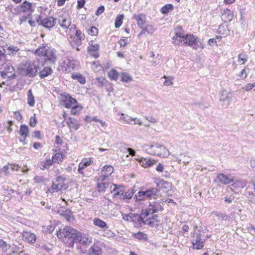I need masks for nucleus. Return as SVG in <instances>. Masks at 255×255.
I'll return each instance as SVG.
<instances>
[{
  "label": "nucleus",
  "mask_w": 255,
  "mask_h": 255,
  "mask_svg": "<svg viewBox=\"0 0 255 255\" xmlns=\"http://www.w3.org/2000/svg\"><path fill=\"white\" fill-rule=\"evenodd\" d=\"M64 65L65 66V71L67 72H70L74 68V64L69 60L64 62Z\"/></svg>",
  "instance_id": "nucleus-36"
},
{
  "label": "nucleus",
  "mask_w": 255,
  "mask_h": 255,
  "mask_svg": "<svg viewBox=\"0 0 255 255\" xmlns=\"http://www.w3.org/2000/svg\"><path fill=\"white\" fill-rule=\"evenodd\" d=\"M72 77L73 79L78 80V81L81 84H84L86 83L85 77H84L81 74H73L72 75Z\"/></svg>",
  "instance_id": "nucleus-42"
},
{
  "label": "nucleus",
  "mask_w": 255,
  "mask_h": 255,
  "mask_svg": "<svg viewBox=\"0 0 255 255\" xmlns=\"http://www.w3.org/2000/svg\"><path fill=\"white\" fill-rule=\"evenodd\" d=\"M19 133L21 136H23V139H20V141H24L26 137L28 135L29 133V129L28 127L24 125H21L20 127Z\"/></svg>",
  "instance_id": "nucleus-24"
},
{
  "label": "nucleus",
  "mask_w": 255,
  "mask_h": 255,
  "mask_svg": "<svg viewBox=\"0 0 255 255\" xmlns=\"http://www.w3.org/2000/svg\"><path fill=\"white\" fill-rule=\"evenodd\" d=\"M58 23L60 26L65 29L68 28L71 23V19L69 18L60 16L58 18Z\"/></svg>",
  "instance_id": "nucleus-17"
},
{
  "label": "nucleus",
  "mask_w": 255,
  "mask_h": 255,
  "mask_svg": "<svg viewBox=\"0 0 255 255\" xmlns=\"http://www.w3.org/2000/svg\"><path fill=\"white\" fill-rule=\"evenodd\" d=\"M27 103L30 106H33L35 104L34 98L31 90H29L27 93Z\"/></svg>",
  "instance_id": "nucleus-34"
},
{
  "label": "nucleus",
  "mask_w": 255,
  "mask_h": 255,
  "mask_svg": "<svg viewBox=\"0 0 255 255\" xmlns=\"http://www.w3.org/2000/svg\"><path fill=\"white\" fill-rule=\"evenodd\" d=\"M221 17L225 21H231L233 17V14L230 10H227V11L222 14Z\"/></svg>",
  "instance_id": "nucleus-35"
},
{
  "label": "nucleus",
  "mask_w": 255,
  "mask_h": 255,
  "mask_svg": "<svg viewBox=\"0 0 255 255\" xmlns=\"http://www.w3.org/2000/svg\"><path fill=\"white\" fill-rule=\"evenodd\" d=\"M123 19L124 15L122 14L119 15L117 17L115 23L116 28H119L121 26Z\"/></svg>",
  "instance_id": "nucleus-44"
},
{
  "label": "nucleus",
  "mask_w": 255,
  "mask_h": 255,
  "mask_svg": "<svg viewBox=\"0 0 255 255\" xmlns=\"http://www.w3.org/2000/svg\"><path fill=\"white\" fill-rule=\"evenodd\" d=\"M93 223L95 226L102 229H108L109 228L108 225L105 222L99 218L94 219Z\"/></svg>",
  "instance_id": "nucleus-30"
},
{
  "label": "nucleus",
  "mask_w": 255,
  "mask_h": 255,
  "mask_svg": "<svg viewBox=\"0 0 255 255\" xmlns=\"http://www.w3.org/2000/svg\"><path fill=\"white\" fill-rule=\"evenodd\" d=\"M146 195V193L145 191H140L137 193V194L135 195L134 198L136 199V201H139L147 199Z\"/></svg>",
  "instance_id": "nucleus-33"
},
{
  "label": "nucleus",
  "mask_w": 255,
  "mask_h": 255,
  "mask_svg": "<svg viewBox=\"0 0 255 255\" xmlns=\"http://www.w3.org/2000/svg\"><path fill=\"white\" fill-rule=\"evenodd\" d=\"M62 101L64 103V105L67 108H70L76 105L77 102L76 100L72 98L70 95L66 93H64L61 95Z\"/></svg>",
  "instance_id": "nucleus-6"
},
{
  "label": "nucleus",
  "mask_w": 255,
  "mask_h": 255,
  "mask_svg": "<svg viewBox=\"0 0 255 255\" xmlns=\"http://www.w3.org/2000/svg\"><path fill=\"white\" fill-rule=\"evenodd\" d=\"M122 119L124 121L130 125H133V123H132V121L136 120V118H132L131 117H129L127 115L125 116L123 114L122 115Z\"/></svg>",
  "instance_id": "nucleus-50"
},
{
  "label": "nucleus",
  "mask_w": 255,
  "mask_h": 255,
  "mask_svg": "<svg viewBox=\"0 0 255 255\" xmlns=\"http://www.w3.org/2000/svg\"><path fill=\"white\" fill-rule=\"evenodd\" d=\"M9 167L7 165H5L3 167L2 169V173L4 172V175H7L9 174Z\"/></svg>",
  "instance_id": "nucleus-60"
},
{
  "label": "nucleus",
  "mask_w": 255,
  "mask_h": 255,
  "mask_svg": "<svg viewBox=\"0 0 255 255\" xmlns=\"http://www.w3.org/2000/svg\"><path fill=\"white\" fill-rule=\"evenodd\" d=\"M83 246L87 247L92 243V237L88 234L83 233Z\"/></svg>",
  "instance_id": "nucleus-29"
},
{
  "label": "nucleus",
  "mask_w": 255,
  "mask_h": 255,
  "mask_svg": "<svg viewBox=\"0 0 255 255\" xmlns=\"http://www.w3.org/2000/svg\"><path fill=\"white\" fill-rule=\"evenodd\" d=\"M78 8H82L85 3V0H78Z\"/></svg>",
  "instance_id": "nucleus-64"
},
{
  "label": "nucleus",
  "mask_w": 255,
  "mask_h": 255,
  "mask_svg": "<svg viewBox=\"0 0 255 255\" xmlns=\"http://www.w3.org/2000/svg\"><path fill=\"white\" fill-rule=\"evenodd\" d=\"M133 236L134 238L139 240L146 241L147 239L146 235L141 232H138L137 233L134 234Z\"/></svg>",
  "instance_id": "nucleus-41"
},
{
  "label": "nucleus",
  "mask_w": 255,
  "mask_h": 255,
  "mask_svg": "<svg viewBox=\"0 0 255 255\" xmlns=\"http://www.w3.org/2000/svg\"><path fill=\"white\" fill-rule=\"evenodd\" d=\"M172 39L173 43L176 45H179L182 41L190 46L196 44L198 42V39L195 37L193 34H187L184 36L181 33L178 32L176 33Z\"/></svg>",
  "instance_id": "nucleus-3"
},
{
  "label": "nucleus",
  "mask_w": 255,
  "mask_h": 255,
  "mask_svg": "<svg viewBox=\"0 0 255 255\" xmlns=\"http://www.w3.org/2000/svg\"><path fill=\"white\" fill-rule=\"evenodd\" d=\"M89 33L91 35H97L98 33V29L96 27L92 26Z\"/></svg>",
  "instance_id": "nucleus-56"
},
{
  "label": "nucleus",
  "mask_w": 255,
  "mask_h": 255,
  "mask_svg": "<svg viewBox=\"0 0 255 255\" xmlns=\"http://www.w3.org/2000/svg\"><path fill=\"white\" fill-rule=\"evenodd\" d=\"M134 193V190L133 188H131L130 189H128L127 192L125 193L124 192V195L122 197L123 199H130L132 198L133 194Z\"/></svg>",
  "instance_id": "nucleus-40"
},
{
  "label": "nucleus",
  "mask_w": 255,
  "mask_h": 255,
  "mask_svg": "<svg viewBox=\"0 0 255 255\" xmlns=\"http://www.w3.org/2000/svg\"><path fill=\"white\" fill-rule=\"evenodd\" d=\"M114 188L111 190V192H114V197H116L117 196L120 195V198L122 199L124 195V190L123 189V187L118 186L116 184H113Z\"/></svg>",
  "instance_id": "nucleus-22"
},
{
  "label": "nucleus",
  "mask_w": 255,
  "mask_h": 255,
  "mask_svg": "<svg viewBox=\"0 0 255 255\" xmlns=\"http://www.w3.org/2000/svg\"><path fill=\"white\" fill-rule=\"evenodd\" d=\"M156 183L159 188L165 189L166 191H168L171 188V183L163 180H159L158 181L156 182Z\"/></svg>",
  "instance_id": "nucleus-21"
},
{
  "label": "nucleus",
  "mask_w": 255,
  "mask_h": 255,
  "mask_svg": "<svg viewBox=\"0 0 255 255\" xmlns=\"http://www.w3.org/2000/svg\"><path fill=\"white\" fill-rule=\"evenodd\" d=\"M173 9V6L171 4H167L163 6L161 9V12L163 14H166Z\"/></svg>",
  "instance_id": "nucleus-39"
},
{
  "label": "nucleus",
  "mask_w": 255,
  "mask_h": 255,
  "mask_svg": "<svg viewBox=\"0 0 255 255\" xmlns=\"http://www.w3.org/2000/svg\"><path fill=\"white\" fill-rule=\"evenodd\" d=\"M67 124L69 128L77 130L80 127L79 121L72 118H69L67 121Z\"/></svg>",
  "instance_id": "nucleus-18"
},
{
  "label": "nucleus",
  "mask_w": 255,
  "mask_h": 255,
  "mask_svg": "<svg viewBox=\"0 0 255 255\" xmlns=\"http://www.w3.org/2000/svg\"><path fill=\"white\" fill-rule=\"evenodd\" d=\"M147 199H150L152 198H155V196L158 195L159 193V190L155 188H150L147 189L146 191Z\"/></svg>",
  "instance_id": "nucleus-19"
},
{
  "label": "nucleus",
  "mask_w": 255,
  "mask_h": 255,
  "mask_svg": "<svg viewBox=\"0 0 255 255\" xmlns=\"http://www.w3.org/2000/svg\"><path fill=\"white\" fill-rule=\"evenodd\" d=\"M44 57L45 62L48 64H54L56 61V56L53 49L49 48Z\"/></svg>",
  "instance_id": "nucleus-10"
},
{
  "label": "nucleus",
  "mask_w": 255,
  "mask_h": 255,
  "mask_svg": "<svg viewBox=\"0 0 255 255\" xmlns=\"http://www.w3.org/2000/svg\"><path fill=\"white\" fill-rule=\"evenodd\" d=\"M229 95V94L228 93L227 91H222V92L221 93L220 101L226 102H227V105H229V102L231 101L232 99L231 97H230Z\"/></svg>",
  "instance_id": "nucleus-32"
},
{
  "label": "nucleus",
  "mask_w": 255,
  "mask_h": 255,
  "mask_svg": "<svg viewBox=\"0 0 255 255\" xmlns=\"http://www.w3.org/2000/svg\"><path fill=\"white\" fill-rule=\"evenodd\" d=\"M121 81L125 82H128L132 81V77L126 73H122Z\"/></svg>",
  "instance_id": "nucleus-47"
},
{
  "label": "nucleus",
  "mask_w": 255,
  "mask_h": 255,
  "mask_svg": "<svg viewBox=\"0 0 255 255\" xmlns=\"http://www.w3.org/2000/svg\"><path fill=\"white\" fill-rule=\"evenodd\" d=\"M14 68L10 65L6 64L4 66V69L0 72V75L3 78H13L15 77Z\"/></svg>",
  "instance_id": "nucleus-9"
},
{
  "label": "nucleus",
  "mask_w": 255,
  "mask_h": 255,
  "mask_svg": "<svg viewBox=\"0 0 255 255\" xmlns=\"http://www.w3.org/2000/svg\"><path fill=\"white\" fill-rule=\"evenodd\" d=\"M144 148L147 153L160 157H167L169 152L165 146L157 143L151 145H144Z\"/></svg>",
  "instance_id": "nucleus-2"
},
{
  "label": "nucleus",
  "mask_w": 255,
  "mask_h": 255,
  "mask_svg": "<svg viewBox=\"0 0 255 255\" xmlns=\"http://www.w3.org/2000/svg\"><path fill=\"white\" fill-rule=\"evenodd\" d=\"M33 180L35 183H41L44 182L46 179L42 176H36L34 177Z\"/></svg>",
  "instance_id": "nucleus-51"
},
{
  "label": "nucleus",
  "mask_w": 255,
  "mask_h": 255,
  "mask_svg": "<svg viewBox=\"0 0 255 255\" xmlns=\"http://www.w3.org/2000/svg\"><path fill=\"white\" fill-rule=\"evenodd\" d=\"M157 209L154 206L149 205L148 209L142 210L141 214H145V218L148 217L150 215H152L157 212Z\"/></svg>",
  "instance_id": "nucleus-26"
},
{
  "label": "nucleus",
  "mask_w": 255,
  "mask_h": 255,
  "mask_svg": "<svg viewBox=\"0 0 255 255\" xmlns=\"http://www.w3.org/2000/svg\"><path fill=\"white\" fill-rule=\"evenodd\" d=\"M102 251L101 248L96 244L91 246L88 250V255H102Z\"/></svg>",
  "instance_id": "nucleus-13"
},
{
  "label": "nucleus",
  "mask_w": 255,
  "mask_h": 255,
  "mask_svg": "<svg viewBox=\"0 0 255 255\" xmlns=\"http://www.w3.org/2000/svg\"><path fill=\"white\" fill-rule=\"evenodd\" d=\"M133 217H134V214L133 213H130L128 214H124L123 216V219L129 222L130 221L131 219H133Z\"/></svg>",
  "instance_id": "nucleus-53"
},
{
  "label": "nucleus",
  "mask_w": 255,
  "mask_h": 255,
  "mask_svg": "<svg viewBox=\"0 0 255 255\" xmlns=\"http://www.w3.org/2000/svg\"><path fill=\"white\" fill-rule=\"evenodd\" d=\"M111 79L117 80L118 78V73L114 69L112 70L109 73Z\"/></svg>",
  "instance_id": "nucleus-48"
},
{
  "label": "nucleus",
  "mask_w": 255,
  "mask_h": 255,
  "mask_svg": "<svg viewBox=\"0 0 255 255\" xmlns=\"http://www.w3.org/2000/svg\"><path fill=\"white\" fill-rule=\"evenodd\" d=\"M38 68L39 66L34 63H29L21 69L20 74L24 76L34 77L38 72Z\"/></svg>",
  "instance_id": "nucleus-4"
},
{
  "label": "nucleus",
  "mask_w": 255,
  "mask_h": 255,
  "mask_svg": "<svg viewBox=\"0 0 255 255\" xmlns=\"http://www.w3.org/2000/svg\"><path fill=\"white\" fill-rule=\"evenodd\" d=\"M53 164L51 159H47L39 163L38 166L41 170L48 169Z\"/></svg>",
  "instance_id": "nucleus-27"
},
{
  "label": "nucleus",
  "mask_w": 255,
  "mask_h": 255,
  "mask_svg": "<svg viewBox=\"0 0 255 255\" xmlns=\"http://www.w3.org/2000/svg\"><path fill=\"white\" fill-rule=\"evenodd\" d=\"M31 15V14L28 13L25 16H22L21 17H20L19 20L20 21V23H22L23 22L26 21V20L29 18Z\"/></svg>",
  "instance_id": "nucleus-59"
},
{
  "label": "nucleus",
  "mask_w": 255,
  "mask_h": 255,
  "mask_svg": "<svg viewBox=\"0 0 255 255\" xmlns=\"http://www.w3.org/2000/svg\"><path fill=\"white\" fill-rule=\"evenodd\" d=\"M247 55L245 54H241L238 55V61L244 64L247 61Z\"/></svg>",
  "instance_id": "nucleus-52"
},
{
  "label": "nucleus",
  "mask_w": 255,
  "mask_h": 255,
  "mask_svg": "<svg viewBox=\"0 0 255 255\" xmlns=\"http://www.w3.org/2000/svg\"><path fill=\"white\" fill-rule=\"evenodd\" d=\"M149 27H151V29H153V28L151 25H146V24L143 25L142 27H140V28L141 29H143L145 32L149 33Z\"/></svg>",
  "instance_id": "nucleus-61"
},
{
  "label": "nucleus",
  "mask_w": 255,
  "mask_h": 255,
  "mask_svg": "<svg viewBox=\"0 0 255 255\" xmlns=\"http://www.w3.org/2000/svg\"><path fill=\"white\" fill-rule=\"evenodd\" d=\"M105 10V7L104 6L102 5L100 6L97 9L95 14L97 15H99L101 13H102Z\"/></svg>",
  "instance_id": "nucleus-58"
},
{
  "label": "nucleus",
  "mask_w": 255,
  "mask_h": 255,
  "mask_svg": "<svg viewBox=\"0 0 255 255\" xmlns=\"http://www.w3.org/2000/svg\"><path fill=\"white\" fill-rule=\"evenodd\" d=\"M114 168L112 166L105 165L103 167L102 172H104V174H103L100 177V180L103 181L105 179L109 177L113 173Z\"/></svg>",
  "instance_id": "nucleus-12"
},
{
  "label": "nucleus",
  "mask_w": 255,
  "mask_h": 255,
  "mask_svg": "<svg viewBox=\"0 0 255 255\" xmlns=\"http://www.w3.org/2000/svg\"><path fill=\"white\" fill-rule=\"evenodd\" d=\"M75 35L77 38L80 40H83L84 39V34L82 33V32L80 30H76Z\"/></svg>",
  "instance_id": "nucleus-55"
},
{
  "label": "nucleus",
  "mask_w": 255,
  "mask_h": 255,
  "mask_svg": "<svg viewBox=\"0 0 255 255\" xmlns=\"http://www.w3.org/2000/svg\"><path fill=\"white\" fill-rule=\"evenodd\" d=\"M60 215L63 216L67 221L70 222L73 219L72 212L70 210H63L60 213Z\"/></svg>",
  "instance_id": "nucleus-28"
},
{
  "label": "nucleus",
  "mask_w": 255,
  "mask_h": 255,
  "mask_svg": "<svg viewBox=\"0 0 255 255\" xmlns=\"http://www.w3.org/2000/svg\"><path fill=\"white\" fill-rule=\"evenodd\" d=\"M37 124V120L35 115L31 117L30 119L29 125L32 127H35Z\"/></svg>",
  "instance_id": "nucleus-54"
},
{
  "label": "nucleus",
  "mask_w": 255,
  "mask_h": 255,
  "mask_svg": "<svg viewBox=\"0 0 255 255\" xmlns=\"http://www.w3.org/2000/svg\"><path fill=\"white\" fill-rule=\"evenodd\" d=\"M193 248L197 250L202 249L204 246V242L201 238V234L198 232L194 233L192 241Z\"/></svg>",
  "instance_id": "nucleus-7"
},
{
  "label": "nucleus",
  "mask_w": 255,
  "mask_h": 255,
  "mask_svg": "<svg viewBox=\"0 0 255 255\" xmlns=\"http://www.w3.org/2000/svg\"><path fill=\"white\" fill-rule=\"evenodd\" d=\"M35 7V3L25 0L17 7V9L19 12H27L31 14L34 11Z\"/></svg>",
  "instance_id": "nucleus-5"
},
{
  "label": "nucleus",
  "mask_w": 255,
  "mask_h": 255,
  "mask_svg": "<svg viewBox=\"0 0 255 255\" xmlns=\"http://www.w3.org/2000/svg\"><path fill=\"white\" fill-rule=\"evenodd\" d=\"M145 119L148 120L149 122L152 123H156L157 122V120L153 117H145Z\"/></svg>",
  "instance_id": "nucleus-63"
},
{
  "label": "nucleus",
  "mask_w": 255,
  "mask_h": 255,
  "mask_svg": "<svg viewBox=\"0 0 255 255\" xmlns=\"http://www.w3.org/2000/svg\"><path fill=\"white\" fill-rule=\"evenodd\" d=\"M90 46L88 47V51H96L99 50V45L94 44V41L91 40L89 43Z\"/></svg>",
  "instance_id": "nucleus-43"
},
{
  "label": "nucleus",
  "mask_w": 255,
  "mask_h": 255,
  "mask_svg": "<svg viewBox=\"0 0 255 255\" xmlns=\"http://www.w3.org/2000/svg\"><path fill=\"white\" fill-rule=\"evenodd\" d=\"M79 232L77 230L71 227H65L63 229H60L57 232V237L63 240V242L69 247H73L76 238L78 236Z\"/></svg>",
  "instance_id": "nucleus-1"
},
{
  "label": "nucleus",
  "mask_w": 255,
  "mask_h": 255,
  "mask_svg": "<svg viewBox=\"0 0 255 255\" xmlns=\"http://www.w3.org/2000/svg\"><path fill=\"white\" fill-rule=\"evenodd\" d=\"M72 108L71 110V114L72 115H77L79 112L82 109V106L80 105H75L71 107Z\"/></svg>",
  "instance_id": "nucleus-45"
},
{
  "label": "nucleus",
  "mask_w": 255,
  "mask_h": 255,
  "mask_svg": "<svg viewBox=\"0 0 255 255\" xmlns=\"http://www.w3.org/2000/svg\"><path fill=\"white\" fill-rule=\"evenodd\" d=\"M213 214L218 218V219L221 220H225L227 221L229 219V216L227 215L225 213L219 212H214Z\"/></svg>",
  "instance_id": "nucleus-38"
},
{
  "label": "nucleus",
  "mask_w": 255,
  "mask_h": 255,
  "mask_svg": "<svg viewBox=\"0 0 255 255\" xmlns=\"http://www.w3.org/2000/svg\"><path fill=\"white\" fill-rule=\"evenodd\" d=\"M150 219V221L151 222H153V226H157L158 224H154V222H153V221L152 220H154L155 222H156V223H158L159 222V220H158L157 218H158V216L157 215H152L151 216V217H149L148 219Z\"/></svg>",
  "instance_id": "nucleus-57"
},
{
  "label": "nucleus",
  "mask_w": 255,
  "mask_h": 255,
  "mask_svg": "<svg viewBox=\"0 0 255 255\" xmlns=\"http://www.w3.org/2000/svg\"><path fill=\"white\" fill-rule=\"evenodd\" d=\"M155 163L154 160L149 158H145L142 161V165L145 167H150L153 165Z\"/></svg>",
  "instance_id": "nucleus-46"
},
{
  "label": "nucleus",
  "mask_w": 255,
  "mask_h": 255,
  "mask_svg": "<svg viewBox=\"0 0 255 255\" xmlns=\"http://www.w3.org/2000/svg\"><path fill=\"white\" fill-rule=\"evenodd\" d=\"M164 78H166V80L164 83V85L166 86H169L172 84V82H171V79L168 78H166L165 76H164Z\"/></svg>",
  "instance_id": "nucleus-62"
},
{
  "label": "nucleus",
  "mask_w": 255,
  "mask_h": 255,
  "mask_svg": "<svg viewBox=\"0 0 255 255\" xmlns=\"http://www.w3.org/2000/svg\"><path fill=\"white\" fill-rule=\"evenodd\" d=\"M51 160L52 161L53 163H59L60 162H62L63 160V155L60 153H56L52 156Z\"/></svg>",
  "instance_id": "nucleus-37"
},
{
  "label": "nucleus",
  "mask_w": 255,
  "mask_h": 255,
  "mask_svg": "<svg viewBox=\"0 0 255 255\" xmlns=\"http://www.w3.org/2000/svg\"><path fill=\"white\" fill-rule=\"evenodd\" d=\"M53 72V70L49 66L45 67L43 69L39 72V77L42 79L48 76L51 75Z\"/></svg>",
  "instance_id": "nucleus-25"
},
{
  "label": "nucleus",
  "mask_w": 255,
  "mask_h": 255,
  "mask_svg": "<svg viewBox=\"0 0 255 255\" xmlns=\"http://www.w3.org/2000/svg\"><path fill=\"white\" fill-rule=\"evenodd\" d=\"M134 214V217H133V219H131L130 221L132 222H136L138 223H139V221H142V223L144 225H148L151 227L153 226V222L150 221V218L144 220L145 214H141V213L139 215H138L136 214Z\"/></svg>",
  "instance_id": "nucleus-8"
},
{
  "label": "nucleus",
  "mask_w": 255,
  "mask_h": 255,
  "mask_svg": "<svg viewBox=\"0 0 255 255\" xmlns=\"http://www.w3.org/2000/svg\"><path fill=\"white\" fill-rule=\"evenodd\" d=\"M49 47L43 45L42 46H40L38 48H37L35 51V54L38 56H45L46 52L49 50Z\"/></svg>",
  "instance_id": "nucleus-31"
},
{
  "label": "nucleus",
  "mask_w": 255,
  "mask_h": 255,
  "mask_svg": "<svg viewBox=\"0 0 255 255\" xmlns=\"http://www.w3.org/2000/svg\"><path fill=\"white\" fill-rule=\"evenodd\" d=\"M137 21L138 26L140 27L143 25H146V17L145 15L143 14H138L137 15L134 14L133 17Z\"/></svg>",
  "instance_id": "nucleus-16"
},
{
  "label": "nucleus",
  "mask_w": 255,
  "mask_h": 255,
  "mask_svg": "<svg viewBox=\"0 0 255 255\" xmlns=\"http://www.w3.org/2000/svg\"><path fill=\"white\" fill-rule=\"evenodd\" d=\"M2 47L5 49V52H7L8 55L12 56L15 55L19 50V49L17 46L12 45H10L9 46L7 45L5 46H3Z\"/></svg>",
  "instance_id": "nucleus-23"
},
{
  "label": "nucleus",
  "mask_w": 255,
  "mask_h": 255,
  "mask_svg": "<svg viewBox=\"0 0 255 255\" xmlns=\"http://www.w3.org/2000/svg\"><path fill=\"white\" fill-rule=\"evenodd\" d=\"M217 179L223 184H228L233 182V179L230 178L228 176L220 173L217 176Z\"/></svg>",
  "instance_id": "nucleus-20"
},
{
  "label": "nucleus",
  "mask_w": 255,
  "mask_h": 255,
  "mask_svg": "<svg viewBox=\"0 0 255 255\" xmlns=\"http://www.w3.org/2000/svg\"><path fill=\"white\" fill-rule=\"evenodd\" d=\"M56 19L52 17H49L43 19L41 21V24L45 27L50 28L53 27L55 23Z\"/></svg>",
  "instance_id": "nucleus-15"
},
{
  "label": "nucleus",
  "mask_w": 255,
  "mask_h": 255,
  "mask_svg": "<svg viewBox=\"0 0 255 255\" xmlns=\"http://www.w3.org/2000/svg\"><path fill=\"white\" fill-rule=\"evenodd\" d=\"M83 233H81L79 232L77 238H76V240L74 242V244H79L80 245L83 246Z\"/></svg>",
  "instance_id": "nucleus-49"
},
{
  "label": "nucleus",
  "mask_w": 255,
  "mask_h": 255,
  "mask_svg": "<svg viewBox=\"0 0 255 255\" xmlns=\"http://www.w3.org/2000/svg\"><path fill=\"white\" fill-rule=\"evenodd\" d=\"M60 178L61 177L60 176H57L56 178L55 182H53L51 187L48 190L50 193H52L54 192H59L62 189L63 184L60 183H56V182H58L59 181Z\"/></svg>",
  "instance_id": "nucleus-11"
},
{
  "label": "nucleus",
  "mask_w": 255,
  "mask_h": 255,
  "mask_svg": "<svg viewBox=\"0 0 255 255\" xmlns=\"http://www.w3.org/2000/svg\"><path fill=\"white\" fill-rule=\"evenodd\" d=\"M22 237L25 241L30 244H34L36 241V236L34 234L28 232H24L22 233Z\"/></svg>",
  "instance_id": "nucleus-14"
}]
</instances>
